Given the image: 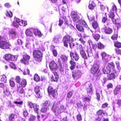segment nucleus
I'll list each match as a JSON object with an SVG mask.
<instances>
[{
  "mask_svg": "<svg viewBox=\"0 0 121 121\" xmlns=\"http://www.w3.org/2000/svg\"><path fill=\"white\" fill-rule=\"evenodd\" d=\"M13 57L14 56L9 53L6 54L4 55V59L7 60H14L12 59V57Z\"/></svg>",
  "mask_w": 121,
  "mask_h": 121,
  "instance_id": "20",
  "label": "nucleus"
},
{
  "mask_svg": "<svg viewBox=\"0 0 121 121\" xmlns=\"http://www.w3.org/2000/svg\"><path fill=\"white\" fill-rule=\"evenodd\" d=\"M101 93H99L98 92V91H96V98L98 101H99L100 99L101 96L100 95L102 94L101 93L102 91H101Z\"/></svg>",
  "mask_w": 121,
  "mask_h": 121,
  "instance_id": "33",
  "label": "nucleus"
},
{
  "mask_svg": "<svg viewBox=\"0 0 121 121\" xmlns=\"http://www.w3.org/2000/svg\"><path fill=\"white\" fill-rule=\"evenodd\" d=\"M43 106H54L53 102L49 100H46L43 104Z\"/></svg>",
  "mask_w": 121,
  "mask_h": 121,
  "instance_id": "23",
  "label": "nucleus"
},
{
  "mask_svg": "<svg viewBox=\"0 0 121 121\" xmlns=\"http://www.w3.org/2000/svg\"><path fill=\"white\" fill-rule=\"evenodd\" d=\"M30 56L28 55H23L22 59L21 60V62L25 65L29 64Z\"/></svg>",
  "mask_w": 121,
  "mask_h": 121,
  "instance_id": "9",
  "label": "nucleus"
},
{
  "mask_svg": "<svg viewBox=\"0 0 121 121\" xmlns=\"http://www.w3.org/2000/svg\"><path fill=\"white\" fill-rule=\"evenodd\" d=\"M97 44L98 49H102L104 48V46L100 42L98 43Z\"/></svg>",
  "mask_w": 121,
  "mask_h": 121,
  "instance_id": "39",
  "label": "nucleus"
},
{
  "mask_svg": "<svg viewBox=\"0 0 121 121\" xmlns=\"http://www.w3.org/2000/svg\"><path fill=\"white\" fill-rule=\"evenodd\" d=\"M99 65L97 63H94L90 69L91 73L93 74H96L99 72Z\"/></svg>",
  "mask_w": 121,
  "mask_h": 121,
  "instance_id": "6",
  "label": "nucleus"
},
{
  "mask_svg": "<svg viewBox=\"0 0 121 121\" xmlns=\"http://www.w3.org/2000/svg\"><path fill=\"white\" fill-rule=\"evenodd\" d=\"M104 113L102 110H99L97 112V114L98 115V118L96 119V121H101L102 118H101L102 116L101 115Z\"/></svg>",
  "mask_w": 121,
  "mask_h": 121,
  "instance_id": "19",
  "label": "nucleus"
},
{
  "mask_svg": "<svg viewBox=\"0 0 121 121\" xmlns=\"http://www.w3.org/2000/svg\"><path fill=\"white\" fill-rule=\"evenodd\" d=\"M9 65L10 67L12 69H16V68L15 65L13 63L10 62L9 64Z\"/></svg>",
  "mask_w": 121,
  "mask_h": 121,
  "instance_id": "60",
  "label": "nucleus"
},
{
  "mask_svg": "<svg viewBox=\"0 0 121 121\" xmlns=\"http://www.w3.org/2000/svg\"><path fill=\"white\" fill-rule=\"evenodd\" d=\"M70 56L71 57H72V56H73V58L76 61H78L79 58V55L76 52H74L73 53L72 52H70Z\"/></svg>",
  "mask_w": 121,
  "mask_h": 121,
  "instance_id": "16",
  "label": "nucleus"
},
{
  "mask_svg": "<svg viewBox=\"0 0 121 121\" xmlns=\"http://www.w3.org/2000/svg\"><path fill=\"white\" fill-rule=\"evenodd\" d=\"M115 53L117 55H121V49L116 48L115 49Z\"/></svg>",
  "mask_w": 121,
  "mask_h": 121,
  "instance_id": "45",
  "label": "nucleus"
},
{
  "mask_svg": "<svg viewBox=\"0 0 121 121\" xmlns=\"http://www.w3.org/2000/svg\"><path fill=\"white\" fill-rule=\"evenodd\" d=\"M59 76H53L52 75V81L53 82H57L58 80Z\"/></svg>",
  "mask_w": 121,
  "mask_h": 121,
  "instance_id": "38",
  "label": "nucleus"
},
{
  "mask_svg": "<svg viewBox=\"0 0 121 121\" xmlns=\"http://www.w3.org/2000/svg\"><path fill=\"white\" fill-rule=\"evenodd\" d=\"M1 82H5L6 80L5 77L4 76H2L0 80Z\"/></svg>",
  "mask_w": 121,
  "mask_h": 121,
  "instance_id": "63",
  "label": "nucleus"
},
{
  "mask_svg": "<svg viewBox=\"0 0 121 121\" xmlns=\"http://www.w3.org/2000/svg\"><path fill=\"white\" fill-rule=\"evenodd\" d=\"M30 70L28 69H25L23 72V74L24 75L29 74Z\"/></svg>",
  "mask_w": 121,
  "mask_h": 121,
  "instance_id": "52",
  "label": "nucleus"
},
{
  "mask_svg": "<svg viewBox=\"0 0 121 121\" xmlns=\"http://www.w3.org/2000/svg\"><path fill=\"white\" fill-rule=\"evenodd\" d=\"M95 5L96 4L93 2L91 4H89L88 6V8L89 9H93Z\"/></svg>",
  "mask_w": 121,
  "mask_h": 121,
  "instance_id": "41",
  "label": "nucleus"
},
{
  "mask_svg": "<svg viewBox=\"0 0 121 121\" xmlns=\"http://www.w3.org/2000/svg\"><path fill=\"white\" fill-rule=\"evenodd\" d=\"M104 33L106 34L111 35L112 34L113 32L112 29L109 27L105 26L104 29Z\"/></svg>",
  "mask_w": 121,
  "mask_h": 121,
  "instance_id": "13",
  "label": "nucleus"
},
{
  "mask_svg": "<svg viewBox=\"0 0 121 121\" xmlns=\"http://www.w3.org/2000/svg\"><path fill=\"white\" fill-rule=\"evenodd\" d=\"M33 52V56L37 62H39L42 61L43 58V52L45 50V48L42 45H36L34 47Z\"/></svg>",
  "mask_w": 121,
  "mask_h": 121,
  "instance_id": "1",
  "label": "nucleus"
},
{
  "mask_svg": "<svg viewBox=\"0 0 121 121\" xmlns=\"http://www.w3.org/2000/svg\"><path fill=\"white\" fill-rule=\"evenodd\" d=\"M6 15L8 17H11L13 16L12 13L10 11L9 12L7 11V13H6Z\"/></svg>",
  "mask_w": 121,
  "mask_h": 121,
  "instance_id": "57",
  "label": "nucleus"
},
{
  "mask_svg": "<svg viewBox=\"0 0 121 121\" xmlns=\"http://www.w3.org/2000/svg\"><path fill=\"white\" fill-rule=\"evenodd\" d=\"M76 118L78 121H81L82 120V118L81 115L79 114L77 115L76 116Z\"/></svg>",
  "mask_w": 121,
  "mask_h": 121,
  "instance_id": "53",
  "label": "nucleus"
},
{
  "mask_svg": "<svg viewBox=\"0 0 121 121\" xmlns=\"http://www.w3.org/2000/svg\"><path fill=\"white\" fill-rule=\"evenodd\" d=\"M76 27L77 29L79 31L82 32H84V28L82 26L79 24H77L76 25Z\"/></svg>",
  "mask_w": 121,
  "mask_h": 121,
  "instance_id": "27",
  "label": "nucleus"
},
{
  "mask_svg": "<svg viewBox=\"0 0 121 121\" xmlns=\"http://www.w3.org/2000/svg\"><path fill=\"white\" fill-rule=\"evenodd\" d=\"M115 15L114 12H110L108 15V17L111 19L113 23H115L117 22V19L115 18Z\"/></svg>",
  "mask_w": 121,
  "mask_h": 121,
  "instance_id": "15",
  "label": "nucleus"
},
{
  "mask_svg": "<svg viewBox=\"0 0 121 121\" xmlns=\"http://www.w3.org/2000/svg\"><path fill=\"white\" fill-rule=\"evenodd\" d=\"M48 108L47 106H43L41 109V111L42 112H45L47 110H48Z\"/></svg>",
  "mask_w": 121,
  "mask_h": 121,
  "instance_id": "49",
  "label": "nucleus"
},
{
  "mask_svg": "<svg viewBox=\"0 0 121 121\" xmlns=\"http://www.w3.org/2000/svg\"><path fill=\"white\" fill-rule=\"evenodd\" d=\"M36 118V117L35 116L32 115L31 116L29 119L30 121H35Z\"/></svg>",
  "mask_w": 121,
  "mask_h": 121,
  "instance_id": "61",
  "label": "nucleus"
},
{
  "mask_svg": "<svg viewBox=\"0 0 121 121\" xmlns=\"http://www.w3.org/2000/svg\"><path fill=\"white\" fill-rule=\"evenodd\" d=\"M35 96L37 98H40L41 97H42V94L41 93V92H38L35 93Z\"/></svg>",
  "mask_w": 121,
  "mask_h": 121,
  "instance_id": "48",
  "label": "nucleus"
},
{
  "mask_svg": "<svg viewBox=\"0 0 121 121\" xmlns=\"http://www.w3.org/2000/svg\"><path fill=\"white\" fill-rule=\"evenodd\" d=\"M60 36L59 35L55 36L53 38V41L55 43H58L60 42Z\"/></svg>",
  "mask_w": 121,
  "mask_h": 121,
  "instance_id": "29",
  "label": "nucleus"
},
{
  "mask_svg": "<svg viewBox=\"0 0 121 121\" xmlns=\"http://www.w3.org/2000/svg\"><path fill=\"white\" fill-rule=\"evenodd\" d=\"M86 90L88 96L91 97V95L93 94V93L92 86L91 85H89L88 87L86 88Z\"/></svg>",
  "mask_w": 121,
  "mask_h": 121,
  "instance_id": "14",
  "label": "nucleus"
},
{
  "mask_svg": "<svg viewBox=\"0 0 121 121\" xmlns=\"http://www.w3.org/2000/svg\"><path fill=\"white\" fill-rule=\"evenodd\" d=\"M76 47L77 49L79 50L80 51V52L84 50L83 47L81 44H79L77 43H76Z\"/></svg>",
  "mask_w": 121,
  "mask_h": 121,
  "instance_id": "35",
  "label": "nucleus"
},
{
  "mask_svg": "<svg viewBox=\"0 0 121 121\" xmlns=\"http://www.w3.org/2000/svg\"><path fill=\"white\" fill-rule=\"evenodd\" d=\"M9 82L10 86L12 87H14L15 86V84L14 82L11 80H9Z\"/></svg>",
  "mask_w": 121,
  "mask_h": 121,
  "instance_id": "51",
  "label": "nucleus"
},
{
  "mask_svg": "<svg viewBox=\"0 0 121 121\" xmlns=\"http://www.w3.org/2000/svg\"><path fill=\"white\" fill-rule=\"evenodd\" d=\"M79 18V17L78 16L76 17L73 18L72 19H73V20L74 22H78L80 20Z\"/></svg>",
  "mask_w": 121,
  "mask_h": 121,
  "instance_id": "50",
  "label": "nucleus"
},
{
  "mask_svg": "<svg viewBox=\"0 0 121 121\" xmlns=\"http://www.w3.org/2000/svg\"><path fill=\"white\" fill-rule=\"evenodd\" d=\"M73 93L72 91H69L68 92L67 94L66 97L68 98H71L73 95Z\"/></svg>",
  "mask_w": 121,
  "mask_h": 121,
  "instance_id": "44",
  "label": "nucleus"
},
{
  "mask_svg": "<svg viewBox=\"0 0 121 121\" xmlns=\"http://www.w3.org/2000/svg\"><path fill=\"white\" fill-rule=\"evenodd\" d=\"M34 91L35 93L40 92V87L39 86H36L34 88Z\"/></svg>",
  "mask_w": 121,
  "mask_h": 121,
  "instance_id": "55",
  "label": "nucleus"
},
{
  "mask_svg": "<svg viewBox=\"0 0 121 121\" xmlns=\"http://www.w3.org/2000/svg\"><path fill=\"white\" fill-rule=\"evenodd\" d=\"M107 66L111 70V69L113 70V71L115 70L114 69L115 68V65L113 62L108 63Z\"/></svg>",
  "mask_w": 121,
  "mask_h": 121,
  "instance_id": "21",
  "label": "nucleus"
},
{
  "mask_svg": "<svg viewBox=\"0 0 121 121\" xmlns=\"http://www.w3.org/2000/svg\"><path fill=\"white\" fill-rule=\"evenodd\" d=\"M33 32L35 36L38 35L40 37H41L42 35L40 31L38 29H34Z\"/></svg>",
  "mask_w": 121,
  "mask_h": 121,
  "instance_id": "24",
  "label": "nucleus"
},
{
  "mask_svg": "<svg viewBox=\"0 0 121 121\" xmlns=\"http://www.w3.org/2000/svg\"><path fill=\"white\" fill-rule=\"evenodd\" d=\"M71 15L72 18L78 16L76 12L74 11L72 12L71 13Z\"/></svg>",
  "mask_w": 121,
  "mask_h": 121,
  "instance_id": "42",
  "label": "nucleus"
},
{
  "mask_svg": "<svg viewBox=\"0 0 121 121\" xmlns=\"http://www.w3.org/2000/svg\"><path fill=\"white\" fill-rule=\"evenodd\" d=\"M80 53L82 57L84 59H87V56L84 50L83 51H80Z\"/></svg>",
  "mask_w": 121,
  "mask_h": 121,
  "instance_id": "28",
  "label": "nucleus"
},
{
  "mask_svg": "<svg viewBox=\"0 0 121 121\" xmlns=\"http://www.w3.org/2000/svg\"><path fill=\"white\" fill-rule=\"evenodd\" d=\"M4 93L5 97H8L9 96L10 93L8 88H6V89L4 90Z\"/></svg>",
  "mask_w": 121,
  "mask_h": 121,
  "instance_id": "31",
  "label": "nucleus"
},
{
  "mask_svg": "<svg viewBox=\"0 0 121 121\" xmlns=\"http://www.w3.org/2000/svg\"><path fill=\"white\" fill-rule=\"evenodd\" d=\"M118 36V33L114 31L111 37V39L112 40H117V39Z\"/></svg>",
  "mask_w": 121,
  "mask_h": 121,
  "instance_id": "25",
  "label": "nucleus"
},
{
  "mask_svg": "<svg viewBox=\"0 0 121 121\" xmlns=\"http://www.w3.org/2000/svg\"><path fill=\"white\" fill-rule=\"evenodd\" d=\"M52 52L54 56L56 57L57 55V50L56 49H53L52 50Z\"/></svg>",
  "mask_w": 121,
  "mask_h": 121,
  "instance_id": "62",
  "label": "nucleus"
},
{
  "mask_svg": "<svg viewBox=\"0 0 121 121\" xmlns=\"http://www.w3.org/2000/svg\"><path fill=\"white\" fill-rule=\"evenodd\" d=\"M30 108L33 107L34 110L35 112L37 113H38V110L39 109V106H30Z\"/></svg>",
  "mask_w": 121,
  "mask_h": 121,
  "instance_id": "56",
  "label": "nucleus"
},
{
  "mask_svg": "<svg viewBox=\"0 0 121 121\" xmlns=\"http://www.w3.org/2000/svg\"><path fill=\"white\" fill-rule=\"evenodd\" d=\"M33 29L31 28L27 29L25 31V33L27 36L29 37L32 36L33 35Z\"/></svg>",
  "mask_w": 121,
  "mask_h": 121,
  "instance_id": "17",
  "label": "nucleus"
},
{
  "mask_svg": "<svg viewBox=\"0 0 121 121\" xmlns=\"http://www.w3.org/2000/svg\"><path fill=\"white\" fill-rule=\"evenodd\" d=\"M27 25V23L26 21L22 20L20 22L19 25L21 26H26Z\"/></svg>",
  "mask_w": 121,
  "mask_h": 121,
  "instance_id": "43",
  "label": "nucleus"
},
{
  "mask_svg": "<svg viewBox=\"0 0 121 121\" xmlns=\"http://www.w3.org/2000/svg\"><path fill=\"white\" fill-rule=\"evenodd\" d=\"M49 67L50 69L52 71L56 70L58 69V67L57 64L54 61H51L49 64Z\"/></svg>",
  "mask_w": 121,
  "mask_h": 121,
  "instance_id": "11",
  "label": "nucleus"
},
{
  "mask_svg": "<svg viewBox=\"0 0 121 121\" xmlns=\"http://www.w3.org/2000/svg\"><path fill=\"white\" fill-rule=\"evenodd\" d=\"M99 8L102 11H104L105 9V7L104 4H101L100 5Z\"/></svg>",
  "mask_w": 121,
  "mask_h": 121,
  "instance_id": "58",
  "label": "nucleus"
},
{
  "mask_svg": "<svg viewBox=\"0 0 121 121\" xmlns=\"http://www.w3.org/2000/svg\"><path fill=\"white\" fill-rule=\"evenodd\" d=\"M48 92L49 95L51 97L55 98L57 95V91L51 86H49L48 88Z\"/></svg>",
  "mask_w": 121,
  "mask_h": 121,
  "instance_id": "3",
  "label": "nucleus"
},
{
  "mask_svg": "<svg viewBox=\"0 0 121 121\" xmlns=\"http://www.w3.org/2000/svg\"><path fill=\"white\" fill-rule=\"evenodd\" d=\"M15 80L17 84V91L19 95L21 96L22 95H24L25 87L27 85V82L26 79H22L19 76L16 77Z\"/></svg>",
  "mask_w": 121,
  "mask_h": 121,
  "instance_id": "2",
  "label": "nucleus"
},
{
  "mask_svg": "<svg viewBox=\"0 0 121 121\" xmlns=\"http://www.w3.org/2000/svg\"><path fill=\"white\" fill-rule=\"evenodd\" d=\"M72 38L71 36L68 35H66L63 37V42L64 46L66 48H68V43H69Z\"/></svg>",
  "mask_w": 121,
  "mask_h": 121,
  "instance_id": "5",
  "label": "nucleus"
},
{
  "mask_svg": "<svg viewBox=\"0 0 121 121\" xmlns=\"http://www.w3.org/2000/svg\"><path fill=\"white\" fill-rule=\"evenodd\" d=\"M81 24L84 26V27H86L87 28H88V26L86 22L82 20L81 22H80Z\"/></svg>",
  "mask_w": 121,
  "mask_h": 121,
  "instance_id": "46",
  "label": "nucleus"
},
{
  "mask_svg": "<svg viewBox=\"0 0 121 121\" xmlns=\"http://www.w3.org/2000/svg\"><path fill=\"white\" fill-rule=\"evenodd\" d=\"M107 87L108 89L112 88L113 87V84L111 83H109L107 85Z\"/></svg>",
  "mask_w": 121,
  "mask_h": 121,
  "instance_id": "59",
  "label": "nucleus"
},
{
  "mask_svg": "<svg viewBox=\"0 0 121 121\" xmlns=\"http://www.w3.org/2000/svg\"><path fill=\"white\" fill-rule=\"evenodd\" d=\"M17 118V116L13 114L9 115V121H14L15 119Z\"/></svg>",
  "mask_w": 121,
  "mask_h": 121,
  "instance_id": "22",
  "label": "nucleus"
},
{
  "mask_svg": "<svg viewBox=\"0 0 121 121\" xmlns=\"http://www.w3.org/2000/svg\"><path fill=\"white\" fill-rule=\"evenodd\" d=\"M103 70L104 74H108L111 71V70L109 68H108V67L107 66L106 67H104L103 69Z\"/></svg>",
  "mask_w": 121,
  "mask_h": 121,
  "instance_id": "26",
  "label": "nucleus"
},
{
  "mask_svg": "<svg viewBox=\"0 0 121 121\" xmlns=\"http://www.w3.org/2000/svg\"><path fill=\"white\" fill-rule=\"evenodd\" d=\"M82 75L81 72L78 70H74L72 71V76L74 80H78Z\"/></svg>",
  "mask_w": 121,
  "mask_h": 121,
  "instance_id": "4",
  "label": "nucleus"
},
{
  "mask_svg": "<svg viewBox=\"0 0 121 121\" xmlns=\"http://www.w3.org/2000/svg\"><path fill=\"white\" fill-rule=\"evenodd\" d=\"M33 79L34 81L36 82H38L40 80V78L39 76L37 73H35L34 75Z\"/></svg>",
  "mask_w": 121,
  "mask_h": 121,
  "instance_id": "34",
  "label": "nucleus"
},
{
  "mask_svg": "<svg viewBox=\"0 0 121 121\" xmlns=\"http://www.w3.org/2000/svg\"><path fill=\"white\" fill-rule=\"evenodd\" d=\"M113 23L114 24H115V26H116L117 30H119L121 27V23L119 22L116 23V22L115 23Z\"/></svg>",
  "mask_w": 121,
  "mask_h": 121,
  "instance_id": "47",
  "label": "nucleus"
},
{
  "mask_svg": "<svg viewBox=\"0 0 121 121\" xmlns=\"http://www.w3.org/2000/svg\"><path fill=\"white\" fill-rule=\"evenodd\" d=\"M115 63L117 66V68L119 70L121 69V67L120 66L119 62L118 61H116Z\"/></svg>",
  "mask_w": 121,
  "mask_h": 121,
  "instance_id": "54",
  "label": "nucleus"
},
{
  "mask_svg": "<svg viewBox=\"0 0 121 121\" xmlns=\"http://www.w3.org/2000/svg\"><path fill=\"white\" fill-rule=\"evenodd\" d=\"M69 63L71 66L69 67L70 69L71 70H73L75 68L76 65V63L72 59L70 60L69 61Z\"/></svg>",
  "mask_w": 121,
  "mask_h": 121,
  "instance_id": "18",
  "label": "nucleus"
},
{
  "mask_svg": "<svg viewBox=\"0 0 121 121\" xmlns=\"http://www.w3.org/2000/svg\"><path fill=\"white\" fill-rule=\"evenodd\" d=\"M113 93L114 95H117L121 93V85H118L113 90Z\"/></svg>",
  "mask_w": 121,
  "mask_h": 121,
  "instance_id": "12",
  "label": "nucleus"
},
{
  "mask_svg": "<svg viewBox=\"0 0 121 121\" xmlns=\"http://www.w3.org/2000/svg\"><path fill=\"white\" fill-rule=\"evenodd\" d=\"M58 62L59 63V70L60 71L63 72L64 71V66L62 65V63L60 61H58Z\"/></svg>",
  "mask_w": 121,
  "mask_h": 121,
  "instance_id": "37",
  "label": "nucleus"
},
{
  "mask_svg": "<svg viewBox=\"0 0 121 121\" xmlns=\"http://www.w3.org/2000/svg\"><path fill=\"white\" fill-rule=\"evenodd\" d=\"M13 25L14 26L17 28L18 27L19 24L14 21L13 22Z\"/></svg>",
  "mask_w": 121,
  "mask_h": 121,
  "instance_id": "64",
  "label": "nucleus"
},
{
  "mask_svg": "<svg viewBox=\"0 0 121 121\" xmlns=\"http://www.w3.org/2000/svg\"><path fill=\"white\" fill-rule=\"evenodd\" d=\"M92 26L94 29H96L98 27L99 25L97 22L96 21H93L92 23Z\"/></svg>",
  "mask_w": 121,
  "mask_h": 121,
  "instance_id": "30",
  "label": "nucleus"
},
{
  "mask_svg": "<svg viewBox=\"0 0 121 121\" xmlns=\"http://www.w3.org/2000/svg\"><path fill=\"white\" fill-rule=\"evenodd\" d=\"M114 46L118 48H121V43L119 41H117L114 43Z\"/></svg>",
  "mask_w": 121,
  "mask_h": 121,
  "instance_id": "36",
  "label": "nucleus"
},
{
  "mask_svg": "<svg viewBox=\"0 0 121 121\" xmlns=\"http://www.w3.org/2000/svg\"><path fill=\"white\" fill-rule=\"evenodd\" d=\"M106 14L107 13H105L106 15L104 17L103 16L102 18L101 21L103 23H105L108 20L107 16L106 15Z\"/></svg>",
  "mask_w": 121,
  "mask_h": 121,
  "instance_id": "40",
  "label": "nucleus"
},
{
  "mask_svg": "<svg viewBox=\"0 0 121 121\" xmlns=\"http://www.w3.org/2000/svg\"><path fill=\"white\" fill-rule=\"evenodd\" d=\"M118 74L116 70H113V72L107 75V80H111L115 79L117 77Z\"/></svg>",
  "mask_w": 121,
  "mask_h": 121,
  "instance_id": "7",
  "label": "nucleus"
},
{
  "mask_svg": "<svg viewBox=\"0 0 121 121\" xmlns=\"http://www.w3.org/2000/svg\"><path fill=\"white\" fill-rule=\"evenodd\" d=\"M64 106H52V109L56 115L60 113V110Z\"/></svg>",
  "mask_w": 121,
  "mask_h": 121,
  "instance_id": "10",
  "label": "nucleus"
},
{
  "mask_svg": "<svg viewBox=\"0 0 121 121\" xmlns=\"http://www.w3.org/2000/svg\"><path fill=\"white\" fill-rule=\"evenodd\" d=\"M10 44L5 41H2L0 42V48L4 49L10 48Z\"/></svg>",
  "mask_w": 121,
  "mask_h": 121,
  "instance_id": "8",
  "label": "nucleus"
},
{
  "mask_svg": "<svg viewBox=\"0 0 121 121\" xmlns=\"http://www.w3.org/2000/svg\"><path fill=\"white\" fill-rule=\"evenodd\" d=\"M93 35L94 39L96 41H98L100 39V36L99 34H93Z\"/></svg>",
  "mask_w": 121,
  "mask_h": 121,
  "instance_id": "32",
  "label": "nucleus"
}]
</instances>
